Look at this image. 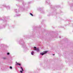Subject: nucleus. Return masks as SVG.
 Instances as JSON below:
<instances>
[{"label": "nucleus", "mask_w": 73, "mask_h": 73, "mask_svg": "<svg viewBox=\"0 0 73 73\" xmlns=\"http://www.w3.org/2000/svg\"><path fill=\"white\" fill-rule=\"evenodd\" d=\"M17 11V10H16V9L15 10V12H16Z\"/></svg>", "instance_id": "2eb2a0df"}, {"label": "nucleus", "mask_w": 73, "mask_h": 73, "mask_svg": "<svg viewBox=\"0 0 73 73\" xmlns=\"http://www.w3.org/2000/svg\"><path fill=\"white\" fill-rule=\"evenodd\" d=\"M20 68H21V69L22 70V71L23 72H24V70H23V67H22L21 66Z\"/></svg>", "instance_id": "20e7f679"}, {"label": "nucleus", "mask_w": 73, "mask_h": 73, "mask_svg": "<svg viewBox=\"0 0 73 73\" xmlns=\"http://www.w3.org/2000/svg\"><path fill=\"white\" fill-rule=\"evenodd\" d=\"M34 48H35L34 49L35 50L37 51V52H39V51H40V50H39V48H37L36 47H34Z\"/></svg>", "instance_id": "f257e3e1"}, {"label": "nucleus", "mask_w": 73, "mask_h": 73, "mask_svg": "<svg viewBox=\"0 0 73 73\" xmlns=\"http://www.w3.org/2000/svg\"><path fill=\"white\" fill-rule=\"evenodd\" d=\"M16 65H18L19 66H21V64H20L19 63H17V64H16Z\"/></svg>", "instance_id": "39448f33"}, {"label": "nucleus", "mask_w": 73, "mask_h": 73, "mask_svg": "<svg viewBox=\"0 0 73 73\" xmlns=\"http://www.w3.org/2000/svg\"><path fill=\"white\" fill-rule=\"evenodd\" d=\"M41 13H42V12H41Z\"/></svg>", "instance_id": "6ab92c4d"}, {"label": "nucleus", "mask_w": 73, "mask_h": 73, "mask_svg": "<svg viewBox=\"0 0 73 73\" xmlns=\"http://www.w3.org/2000/svg\"><path fill=\"white\" fill-rule=\"evenodd\" d=\"M60 38H61V37H59Z\"/></svg>", "instance_id": "a211bd4d"}, {"label": "nucleus", "mask_w": 73, "mask_h": 73, "mask_svg": "<svg viewBox=\"0 0 73 73\" xmlns=\"http://www.w3.org/2000/svg\"><path fill=\"white\" fill-rule=\"evenodd\" d=\"M3 60H5V59H6V58L5 57H3Z\"/></svg>", "instance_id": "9b49d317"}, {"label": "nucleus", "mask_w": 73, "mask_h": 73, "mask_svg": "<svg viewBox=\"0 0 73 73\" xmlns=\"http://www.w3.org/2000/svg\"><path fill=\"white\" fill-rule=\"evenodd\" d=\"M10 68L11 69H12V67H11V66H10Z\"/></svg>", "instance_id": "ddd939ff"}, {"label": "nucleus", "mask_w": 73, "mask_h": 73, "mask_svg": "<svg viewBox=\"0 0 73 73\" xmlns=\"http://www.w3.org/2000/svg\"><path fill=\"white\" fill-rule=\"evenodd\" d=\"M30 14L32 16H33V14L32 13H30Z\"/></svg>", "instance_id": "1a4fd4ad"}, {"label": "nucleus", "mask_w": 73, "mask_h": 73, "mask_svg": "<svg viewBox=\"0 0 73 73\" xmlns=\"http://www.w3.org/2000/svg\"><path fill=\"white\" fill-rule=\"evenodd\" d=\"M16 63H17V62H16Z\"/></svg>", "instance_id": "f3484780"}, {"label": "nucleus", "mask_w": 73, "mask_h": 73, "mask_svg": "<svg viewBox=\"0 0 73 73\" xmlns=\"http://www.w3.org/2000/svg\"><path fill=\"white\" fill-rule=\"evenodd\" d=\"M48 52V51H44L42 53H40V54L42 55V56H43L44 54H46V53H47Z\"/></svg>", "instance_id": "f03ea898"}, {"label": "nucleus", "mask_w": 73, "mask_h": 73, "mask_svg": "<svg viewBox=\"0 0 73 73\" xmlns=\"http://www.w3.org/2000/svg\"><path fill=\"white\" fill-rule=\"evenodd\" d=\"M25 44V43H23V44H22V46H24V45Z\"/></svg>", "instance_id": "6e6552de"}, {"label": "nucleus", "mask_w": 73, "mask_h": 73, "mask_svg": "<svg viewBox=\"0 0 73 73\" xmlns=\"http://www.w3.org/2000/svg\"><path fill=\"white\" fill-rule=\"evenodd\" d=\"M31 54H32V55H34V51H32L31 52Z\"/></svg>", "instance_id": "7ed1b4c3"}, {"label": "nucleus", "mask_w": 73, "mask_h": 73, "mask_svg": "<svg viewBox=\"0 0 73 73\" xmlns=\"http://www.w3.org/2000/svg\"><path fill=\"white\" fill-rule=\"evenodd\" d=\"M53 56H54V54H53Z\"/></svg>", "instance_id": "dca6fc26"}, {"label": "nucleus", "mask_w": 73, "mask_h": 73, "mask_svg": "<svg viewBox=\"0 0 73 73\" xmlns=\"http://www.w3.org/2000/svg\"><path fill=\"white\" fill-rule=\"evenodd\" d=\"M17 0V1H18V0Z\"/></svg>", "instance_id": "aec40b11"}, {"label": "nucleus", "mask_w": 73, "mask_h": 73, "mask_svg": "<svg viewBox=\"0 0 73 73\" xmlns=\"http://www.w3.org/2000/svg\"><path fill=\"white\" fill-rule=\"evenodd\" d=\"M20 72H21V73H23V71H20Z\"/></svg>", "instance_id": "4468645a"}, {"label": "nucleus", "mask_w": 73, "mask_h": 73, "mask_svg": "<svg viewBox=\"0 0 73 73\" xmlns=\"http://www.w3.org/2000/svg\"><path fill=\"white\" fill-rule=\"evenodd\" d=\"M49 0H47L46 1V3H48V2H49Z\"/></svg>", "instance_id": "423d86ee"}, {"label": "nucleus", "mask_w": 73, "mask_h": 73, "mask_svg": "<svg viewBox=\"0 0 73 73\" xmlns=\"http://www.w3.org/2000/svg\"><path fill=\"white\" fill-rule=\"evenodd\" d=\"M21 15H20V14H19L18 15H16V16H20Z\"/></svg>", "instance_id": "0eeeda50"}, {"label": "nucleus", "mask_w": 73, "mask_h": 73, "mask_svg": "<svg viewBox=\"0 0 73 73\" xmlns=\"http://www.w3.org/2000/svg\"><path fill=\"white\" fill-rule=\"evenodd\" d=\"M7 55H9V52H7Z\"/></svg>", "instance_id": "f8f14e48"}, {"label": "nucleus", "mask_w": 73, "mask_h": 73, "mask_svg": "<svg viewBox=\"0 0 73 73\" xmlns=\"http://www.w3.org/2000/svg\"><path fill=\"white\" fill-rule=\"evenodd\" d=\"M7 9H10V7H7Z\"/></svg>", "instance_id": "9d476101"}]
</instances>
